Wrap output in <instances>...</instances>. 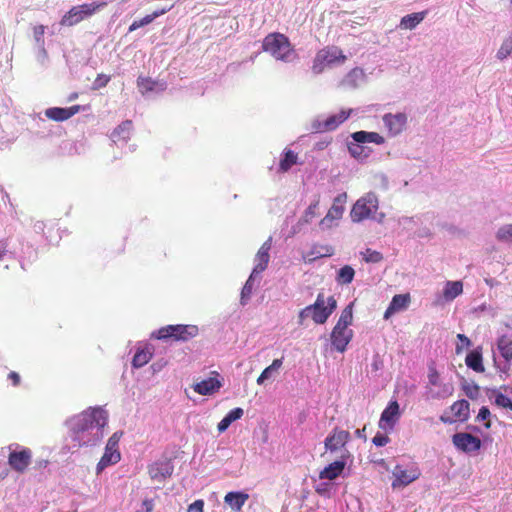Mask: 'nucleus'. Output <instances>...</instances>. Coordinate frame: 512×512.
I'll return each instance as SVG.
<instances>
[{"label":"nucleus","mask_w":512,"mask_h":512,"mask_svg":"<svg viewBox=\"0 0 512 512\" xmlns=\"http://www.w3.org/2000/svg\"><path fill=\"white\" fill-rule=\"evenodd\" d=\"M108 419L107 410L101 406H91L68 417L64 422L68 441L64 449L74 452L98 446L105 436Z\"/></svg>","instance_id":"1"},{"label":"nucleus","mask_w":512,"mask_h":512,"mask_svg":"<svg viewBox=\"0 0 512 512\" xmlns=\"http://www.w3.org/2000/svg\"><path fill=\"white\" fill-rule=\"evenodd\" d=\"M337 301L334 296L324 297V294L319 293L316 301L300 310L298 314V324L304 325L306 319L311 318L315 324H324L335 311Z\"/></svg>","instance_id":"2"},{"label":"nucleus","mask_w":512,"mask_h":512,"mask_svg":"<svg viewBox=\"0 0 512 512\" xmlns=\"http://www.w3.org/2000/svg\"><path fill=\"white\" fill-rule=\"evenodd\" d=\"M262 48L263 51L282 62H292L296 57L288 37L281 33L268 34L263 40Z\"/></svg>","instance_id":"3"},{"label":"nucleus","mask_w":512,"mask_h":512,"mask_svg":"<svg viewBox=\"0 0 512 512\" xmlns=\"http://www.w3.org/2000/svg\"><path fill=\"white\" fill-rule=\"evenodd\" d=\"M353 109H341L338 113L334 114H320L314 117L309 125V130L312 133H325L336 130L342 123H344L353 113Z\"/></svg>","instance_id":"4"},{"label":"nucleus","mask_w":512,"mask_h":512,"mask_svg":"<svg viewBox=\"0 0 512 512\" xmlns=\"http://www.w3.org/2000/svg\"><path fill=\"white\" fill-rule=\"evenodd\" d=\"M379 208V199L374 192H368L360 197L352 206L350 217L352 222L360 223L373 216Z\"/></svg>","instance_id":"5"},{"label":"nucleus","mask_w":512,"mask_h":512,"mask_svg":"<svg viewBox=\"0 0 512 512\" xmlns=\"http://www.w3.org/2000/svg\"><path fill=\"white\" fill-rule=\"evenodd\" d=\"M347 57L338 47L331 46L319 50L313 60L312 72L321 74L325 68L343 64Z\"/></svg>","instance_id":"6"},{"label":"nucleus","mask_w":512,"mask_h":512,"mask_svg":"<svg viewBox=\"0 0 512 512\" xmlns=\"http://www.w3.org/2000/svg\"><path fill=\"white\" fill-rule=\"evenodd\" d=\"M199 329L196 325H167L155 330L151 333V337L155 339H169L187 341L198 335Z\"/></svg>","instance_id":"7"},{"label":"nucleus","mask_w":512,"mask_h":512,"mask_svg":"<svg viewBox=\"0 0 512 512\" xmlns=\"http://www.w3.org/2000/svg\"><path fill=\"white\" fill-rule=\"evenodd\" d=\"M123 433L114 432L107 440L104 453L96 465V474L100 475L107 467L117 464L121 460L119 442Z\"/></svg>","instance_id":"8"},{"label":"nucleus","mask_w":512,"mask_h":512,"mask_svg":"<svg viewBox=\"0 0 512 512\" xmlns=\"http://www.w3.org/2000/svg\"><path fill=\"white\" fill-rule=\"evenodd\" d=\"M453 385L451 383H443L439 374L434 367L429 368L428 383L425 387L426 399H444L453 393Z\"/></svg>","instance_id":"9"},{"label":"nucleus","mask_w":512,"mask_h":512,"mask_svg":"<svg viewBox=\"0 0 512 512\" xmlns=\"http://www.w3.org/2000/svg\"><path fill=\"white\" fill-rule=\"evenodd\" d=\"M420 475V469L415 463L397 464L392 470L393 481L391 486L393 489L406 487L416 481Z\"/></svg>","instance_id":"10"},{"label":"nucleus","mask_w":512,"mask_h":512,"mask_svg":"<svg viewBox=\"0 0 512 512\" xmlns=\"http://www.w3.org/2000/svg\"><path fill=\"white\" fill-rule=\"evenodd\" d=\"M346 200V193H340L334 198L332 206L328 210L325 217L319 222V227L321 230H328L338 226L339 221L343 217L345 211Z\"/></svg>","instance_id":"11"},{"label":"nucleus","mask_w":512,"mask_h":512,"mask_svg":"<svg viewBox=\"0 0 512 512\" xmlns=\"http://www.w3.org/2000/svg\"><path fill=\"white\" fill-rule=\"evenodd\" d=\"M350 438L348 431L335 428L324 441L325 450L330 453L339 452L340 456H344V453H346V459H348L350 453L346 448V444Z\"/></svg>","instance_id":"12"},{"label":"nucleus","mask_w":512,"mask_h":512,"mask_svg":"<svg viewBox=\"0 0 512 512\" xmlns=\"http://www.w3.org/2000/svg\"><path fill=\"white\" fill-rule=\"evenodd\" d=\"M497 349L504 359L503 362H498L496 358H494V364L501 374L508 375L511 371L510 361L512 360V337L503 335L497 340Z\"/></svg>","instance_id":"13"},{"label":"nucleus","mask_w":512,"mask_h":512,"mask_svg":"<svg viewBox=\"0 0 512 512\" xmlns=\"http://www.w3.org/2000/svg\"><path fill=\"white\" fill-rule=\"evenodd\" d=\"M101 5L96 3H86L75 6L62 18L61 24L65 26H73L86 17L94 14Z\"/></svg>","instance_id":"14"},{"label":"nucleus","mask_w":512,"mask_h":512,"mask_svg":"<svg viewBox=\"0 0 512 512\" xmlns=\"http://www.w3.org/2000/svg\"><path fill=\"white\" fill-rule=\"evenodd\" d=\"M436 216L432 212H427L421 215H416L412 217L402 216L398 219V227L401 232L408 234L409 236H414V232L418 226V224L430 223L435 221Z\"/></svg>","instance_id":"15"},{"label":"nucleus","mask_w":512,"mask_h":512,"mask_svg":"<svg viewBox=\"0 0 512 512\" xmlns=\"http://www.w3.org/2000/svg\"><path fill=\"white\" fill-rule=\"evenodd\" d=\"M454 446L465 453H473L481 448V440L470 433L459 432L453 435Z\"/></svg>","instance_id":"16"},{"label":"nucleus","mask_w":512,"mask_h":512,"mask_svg":"<svg viewBox=\"0 0 512 512\" xmlns=\"http://www.w3.org/2000/svg\"><path fill=\"white\" fill-rule=\"evenodd\" d=\"M400 415L399 403L396 400L390 401L381 413L379 427L384 431L393 430L400 418Z\"/></svg>","instance_id":"17"},{"label":"nucleus","mask_w":512,"mask_h":512,"mask_svg":"<svg viewBox=\"0 0 512 512\" xmlns=\"http://www.w3.org/2000/svg\"><path fill=\"white\" fill-rule=\"evenodd\" d=\"M383 124L387 129L390 136L394 137L399 135L407 125V114L398 112L395 114L387 113L382 117Z\"/></svg>","instance_id":"18"},{"label":"nucleus","mask_w":512,"mask_h":512,"mask_svg":"<svg viewBox=\"0 0 512 512\" xmlns=\"http://www.w3.org/2000/svg\"><path fill=\"white\" fill-rule=\"evenodd\" d=\"M353 338V331L350 328L335 325L331 332V343L335 350L343 353Z\"/></svg>","instance_id":"19"},{"label":"nucleus","mask_w":512,"mask_h":512,"mask_svg":"<svg viewBox=\"0 0 512 512\" xmlns=\"http://www.w3.org/2000/svg\"><path fill=\"white\" fill-rule=\"evenodd\" d=\"M32 459L31 450L28 448H21L20 450H13L9 454V465L18 472H23L30 465Z\"/></svg>","instance_id":"20"},{"label":"nucleus","mask_w":512,"mask_h":512,"mask_svg":"<svg viewBox=\"0 0 512 512\" xmlns=\"http://www.w3.org/2000/svg\"><path fill=\"white\" fill-rule=\"evenodd\" d=\"M272 247V237L270 236L259 248L254 257V268L251 273L254 275H261V273L267 268L270 255L269 251Z\"/></svg>","instance_id":"21"},{"label":"nucleus","mask_w":512,"mask_h":512,"mask_svg":"<svg viewBox=\"0 0 512 512\" xmlns=\"http://www.w3.org/2000/svg\"><path fill=\"white\" fill-rule=\"evenodd\" d=\"M174 467L170 460L164 459L155 461L148 467L150 477L156 481H164L173 473Z\"/></svg>","instance_id":"22"},{"label":"nucleus","mask_w":512,"mask_h":512,"mask_svg":"<svg viewBox=\"0 0 512 512\" xmlns=\"http://www.w3.org/2000/svg\"><path fill=\"white\" fill-rule=\"evenodd\" d=\"M85 108L81 105H73L71 107H51L45 110V116L50 120L62 122L68 120L75 114L83 111Z\"/></svg>","instance_id":"23"},{"label":"nucleus","mask_w":512,"mask_h":512,"mask_svg":"<svg viewBox=\"0 0 512 512\" xmlns=\"http://www.w3.org/2000/svg\"><path fill=\"white\" fill-rule=\"evenodd\" d=\"M366 82V74L362 68L355 67L350 70L339 82L338 86L344 89H356Z\"/></svg>","instance_id":"24"},{"label":"nucleus","mask_w":512,"mask_h":512,"mask_svg":"<svg viewBox=\"0 0 512 512\" xmlns=\"http://www.w3.org/2000/svg\"><path fill=\"white\" fill-rule=\"evenodd\" d=\"M347 460L346 453H344V456H339V459L330 463L320 471L319 478L322 480H335L343 473L345 466L347 465Z\"/></svg>","instance_id":"25"},{"label":"nucleus","mask_w":512,"mask_h":512,"mask_svg":"<svg viewBox=\"0 0 512 512\" xmlns=\"http://www.w3.org/2000/svg\"><path fill=\"white\" fill-rule=\"evenodd\" d=\"M132 122L130 120L123 121L111 133V140L116 145H124L130 139L132 132Z\"/></svg>","instance_id":"26"},{"label":"nucleus","mask_w":512,"mask_h":512,"mask_svg":"<svg viewBox=\"0 0 512 512\" xmlns=\"http://www.w3.org/2000/svg\"><path fill=\"white\" fill-rule=\"evenodd\" d=\"M221 382L214 377L207 378L193 385V389L199 395H212L221 388Z\"/></svg>","instance_id":"27"},{"label":"nucleus","mask_w":512,"mask_h":512,"mask_svg":"<svg viewBox=\"0 0 512 512\" xmlns=\"http://www.w3.org/2000/svg\"><path fill=\"white\" fill-rule=\"evenodd\" d=\"M352 140L358 143H374L382 145L385 143V138L377 132L357 131L351 134Z\"/></svg>","instance_id":"28"},{"label":"nucleus","mask_w":512,"mask_h":512,"mask_svg":"<svg viewBox=\"0 0 512 512\" xmlns=\"http://www.w3.org/2000/svg\"><path fill=\"white\" fill-rule=\"evenodd\" d=\"M137 85L139 88V91L146 95L149 92H161L164 91L166 88V84L163 82H157L155 80H152L151 78H145V77H139L137 79Z\"/></svg>","instance_id":"29"},{"label":"nucleus","mask_w":512,"mask_h":512,"mask_svg":"<svg viewBox=\"0 0 512 512\" xmlns=\"http://www.w3.org/2000/svg\"><path fill=\"white\" fill-rule=\"evenodd\" d=\"M465 363L468 368L472 369L477 373L484 372L485 369L483 365L481 348L478 347L470 351L466 356Z\"/></svg>","instance_id":"30"},{"label":"nucleus","mask_w":512,"mask_h":512,"mask_svg":"<svg viewBox=\"0 0 512 512\" xmlns=\"http://www.w3.org/2000/svg\"><path fill=\"white\" fill-rule=\"evenodd\" d=\"M283 365V358L274 359L272 364L266 367L260 376L257 378V384L263 385L266 381L274 379L275 375L278 373L280 368Z\"/></svg>","instance_id":"31"},{"label":"nucleus","mask_w":512,"mask_h":512,"mask_svg":"<svg viewBox=\"0 0 512 512\" xmlns=\"http://www.w3.org/2000/svg\"><path fill=\"white\" fill-rule=\"evenodd\" d=\"M243 415L244 410L240 407L230 410L217 425L219 433L225 432L234 421L241 419Z\"/></svg>","instance_id":"32"},{"label":"nucleus","mask_w":512,"mask_h":512,"mask_svg":"<svg viewBox=\"0 0 512 512\" xmlns=\"http://www.w3.org/2000/svg\"><path fill=\"white\" fill-rule=\"evenodd\" d=\"M426 15L427 11H421L405 15L404 17H402L399 27L401 29L412 30L425 19Z\"/></svg>","instance_id":"33"},{"label":"nucleus","mask_w":512,"mask_h":512,"mask_svg":"<svg viewBox=\"0 0 512 512\" xmlns=\"http://www.w3.org/2000/svg\"><path fill=\"white\" fill-rule=\"evenodd\" d=\"M334 254V249L330 245H314L310 252L304 257L305 260L311 262L322 257H330Z\"/></svg>","instance_id":"34"},{"label":"nucleus","mask_w":512,"mask_h":512,"mask_svg":"<svg viewBox=\"0 0 512 512\" xmlns=\"http://www.w3.org/2000/svg\"><path fill=\"white\" fill-rule=\"evenodd\" d=\"M248 499V495L242 492H228L224 498V501L227 505H229L233 510L239 511L246 500Z\"/></svg>","instance_id":"35"},{"label":"nucleus","mask_w":512,"mask_h":512,"mask_svg":"<svg viewBox=\"0 0 512 512\" xmlns=\"http://www.w3.org/2000/svg\"><path fill=\"white\" fill-rule=\"evenodd\" d=\"M260 278H261V276L254 275V273L250 274V276L248 277V279L245 282V284L242 288V291H241V297H240L241 305L245 306L248 303V301L250 300V297L252 295L255 282L256 281L259 282Z\"/></svg>","instance_id":"36"},{"label":"nucleus","mask_w":512,"mask_h":512,"mask_svg":"<svg viewBox=\"0 0 512 512\" xmlns=\"http://www.w3.org/2000/svg\"><path fill=\"white\" fill-rule=\"evenodd\" d=\"M462 292L463 284L461 281H447L443 289V296L447 301H452Z\"/></svg>","instance_id":"37"},{"label":"nucleus","mask_w":512,"mask_h":512,"mask_svg":"<svg viewBox=\"0 0 512 512\" xmlns=\"http://www.w3.org/2000/svg\"><path fill=\"white\" fill-rule=\"evenodd\" d=\"M297 159L298 156L295 152L290 149H284L279 163V171L287 172L297 163Z\"/></svg>","instance_id":"38"},{"label":"nucleus","mask_w":512,"mask_h":512,"mask_svg":"<svg viewBox=\"0 0 512 512\" xmlns=\"http://www.w3.org/2000/svg\"><path fill=\"white\" fill-rule=\"evenodd\" d=\"M152 357V351L148 347L138 348L133 360L132 365L135 368H141L146 365Z\"/></svg>","instance_id":"39"},{"label":"nucleus","mask_w":512,"mask_h":512,"mask_svg":"<svg viewBox=\"0 0 512 512\" xmlns=\"http://www.w3.org/2000/svg\"><path fill=\"white\" fill-rule=\"evenodd\" d=\"M363 144L364 143L355 142L354 140L348 143V151L352 157L363 160L369 156L370 151L363 146Z\"/></svg>","instance_id":"40"},{"label":"nucleus","mask_w":512,"mask_h":512,"mask_svg":"<svg viewBox=\"0 0 512 512\" xmlns=\"http://www.w3.org/2000/svg\"><path fill=\"white\" fill-rule=\"evenodd\" d=\"M354 276L355 270L351 266L345 265L338 270L336 281L341 285L350 284L353 281Z\"/></svg>","instance_id":"41"},{"label":"nucleus","mask_w":512,"mask_h":512,"mask_svg":"<svg viewBox=\"0 0 512 512\" xmlns=\"http://www.w3.org/2000/svg\"><path fill=\"white\" fill-rule=\"evenodd\" d=\"M451 411L459 420H466L469 416V402L466 400H459L453 403Z\"/></svg>","instance_id":"42"},{"label":"nucleus","mask_w":512,"mask_h":512,"mask_svg":"<svg viewBox=\"0 0 512 512\" xmlns=\"http://www.w3.org/2000/svg\"><path fill=\"white\" fill-rule=\"evenodd\" d=\"M490 399H493L495 405L501 408L509 409L512 411V399L502 394L499 390L493 389L489 396Z\"/></svg>","instance_id":"43"},{"label":"nucleus","mask_w":512,"mask_h":512,"mask_svg":"<svg viewBox=\"0 0 512 512\" xmlns=\"http://www.w3.org/2000/svg\"><path fill=\"white\" fill-rule=\"evenodd\" d=\"M166 9L155 11L152 14L146 15L145 17L135 20L129 27V31H134L140 27L150 24L154 19L166 13Z\"/></svg>","instance_id":"44"},{"label":"nucleus","mask_w":512,"mask_h":512,"mask_svg":"<svg viewBox=\"0 0 512 512\" xmlns=\"http://www.w3.org/2000/svg\"><path fill=\"white\" fill-rule=\"evenodd\" d=\"M499 242L512 244V223L500 226L495 234Z\"/></svg>","instance_id":"45"},{"label":"nucleus","mask_w":512,"mask_h":512,"mask_svg":"<svg viewBox=\"0 0 512 512\" xmlns=\"http://www.w3.org/2000/svg\"><path fill=\"white\" fill-rule=\"evenodd\" d=\"M353 320V303L348 304L341 312L336 325L349 328Z\"/></svg>","instance_id":"46"},{"label":"nucleus","mask_w":512,"mask_h":512,"mask_svg":"<svg viewBox=\"0 0 512 512\" xmlns=\"http://www.w3.org/2000/svg\"><path fill=\"white\" fill-rule=\"evenodd\" d=\"M434 221L418 224L413 237L417 238H431L434 235Z\"/></svg>","instance_id":"47"},{"label":"nucleus","mask_w":512,"mask_h":512,"mask_svg":"<svg viewBox=\"0 0 512 512\" xmlns=\"http://www.w3.org/2000/svg\"><path fill=\"white\" fill-rule=\"evenodd\" d=\"M319 206V200L313 201L305 210L302 217L299 219L298 224H308L310 223L316 216V211Z\"/></svg>","instance_id":"48"},{"label":"nucleus","mask_w":512,"mask_h":512,"mask_svg":"<svg viewBox=\"0 0 512 512\" xmlns=\"http://www.w3.org/2000/svg\"><path fill=\"white\" fill-rule=\"evenodd\" d=\"M408 303H409L408 295H403V294L395 295L389 304L390 310H394L396 312L401 311L407 307Z\"/></svg>","instance_id":"49"},{"label":"nucleus","mask_w":512,"mask_h":512,"mask_svg":"<svg viewBox=\"0 0 512 512\" xmlns=\"http://www.w3.org/2000/svg\"><path fill=\"white\" fill-rule=\"evenodd\" d=\"M360 254L366 263H379L383 260V255L381 252L369 248H367L365 251H362Z\"/></svg>","instance_id":"50"},{"label":"nucleus","mask_w":512,"mask_h":512,"mask_svg":"<svg viewBox=\"0 0 512 512\" xmlns=\"http://www.w3.org/2000/svg\"><path fill=\"white\" fill-rule=\"evenodd\" d=\"M512 52V37H508L506 38L499 50L497 51V58L500 59V60H504L506 59Z\"/></svg>","instance_id":"51"},{"label":"nucleus","mask_w":512,"mask_h":512,"mask_svg":"<svg viewBox=\"0 0 512 512\" xmlns=\"http://www.w3.org/2000/svg\"><path fill=\"white\" fill-rule=\"evenodd\" d=\"M44 34H45V26L37 25L33 28V37H34V41H35V46L45 45Z\"/></svg>","instance_id":"52"},{"label":"nucleus","mask_w":512,"mask_h":512,"mask_svg":"<svg viewBox=\"0 0 512 512\" xmlns=\"http://www.w3.org/2000/svg\"><path fill=\"white\" fill-rule=\"evenodd\" d=\"M36 47V59L42 65H46L48 61V54L45 49V45L35 46Z\"/></svg>","instance_id":"53"},{"label":"nucleus","mask_w":512,"mask_h":512,"mask_svg":"<svg viewBox=\"0 0 512 512\" xmlns=\"http://www.w3.org/2000/svg\"><path fill=\"white\" fill-rule=\"evenodd\" d=\"M389 441L390 439L387 435L379 432L372 439L373 444L377 447H383L388 444Z\"/></svg>","instance_id":"54"},{"label":"nucleus","mask_w":512,"mask_h":512,"mask_svg":"<svg viewBox=\"0 0 512 512\" xmlns=\"http://www.w3.org/2000/svg\"><path fill=\"white\" fill-rule=\"evenodd\" d=\"M187 512H204V501L202 499L195 500L188 506Z\"/></svg>","instance_id":"55"},{"label":"nucleus","mask_w":512,"mask_h":512,"mask_svg":"<svg viewBox=\"0 0 512 512\" xmlns=\"http://www.w3.org/2000/svg\"><path fill=\"white\" fill-rule=\"evenodd\" d=\"M109 81H110V77L109 76L104 75V74H100L95 79V81L93 83V86L96 89L102 88V87L106 86Z\"/></svg>","instance_id":"56"},{"label":"nucleus","mask_w":512,"mask_h":512,"mask_svg":"<svg viewBox=\"0 0 512 512\" xmlns=\"http://www.w3.org/2000/svg\"><path fill=\"white\" fill-rule=\"evenodd\" d=\"M490 415V410L486 406H483L480 408L476 419L478 421H486L489 419Z\"/></svg>","instance_id":"57"},{"label":"nucleus","mask_w":512,"mask_h":512,"mask_svg":"<svg viewBox=\"0 0 512 512\" xmlns=\"http://www.w3.org/2000/svg\"><path fill=\"white\" fill-rule=\"evenodd\" d=\"M8 252V241L3 239L0 240V261L5 257Z\"/></svg>","instance_id":"58"},{"label":"nucleus","mask_w":512,"mask_h":512,"mask_svg":"<svg viewBox=\"0 0 512 512\" xmlns=\"http://www.w3.org/2000/svg\"><path fill=\"white\" fill-rule=\"evenodd\" d=\"M8 379L12 382L13 386H17L20 383V375L17 372L11 371L8 374Z\"/></svg>","instance_id":"59"},{"label":"nucleus","mask_w":512,"mask_h":512,"mask_svg":"<svg viewBox=\"0 0 512 512\" xmlns=\"http://www.w3.org/2000/svg\"><path fill=\"white\" fill-rule=\"evenodd\" d=\"M142 507L144 508L145 512H153L154 509V502L152 499H145L142 502Z\"/></svg>","instance_id":"60"},{"label":"nucleus","mask_w":512,"mask_h":512,"mask_svg":"<svg viewBox=\"0 0 512 512\" xmlns=\"http://www.w3.org/2000/svg\"><path fill=\"white\" fill-rule=\"evenodd\" d=\"M378 223H382L385 219V214L383 212H378V210L373 213V216L370 218Z\"/></svg>","instance_id":"61"},{"label":"nucleus","mask_w":512,"mask_h":512,"mask_svg":"<svg viewBox=\"0 0 512 512\" xmlns=\"http://www.w3.org/2000/svg\"><path fill=\"white\" fill-rule=\"evenodd\" d=\"M457 337L464 346H466V347L470 346L471 342H470L469 338L466 337L464 334H458Z\"/></svg>","instance_id":"62"},{"label":"nucleus","mask_w":512,"mask_h":512,"mask_svg":"<svg viewBox=\"0 0 512 512\" xmlns=\"http://www.w3.org/2000/svg\"><path fill=\"white\" fill-rule=\"evenodd\" d=\"M466 394H467V396H468V397H470V398H475V397L477 396V394H478V387H477V386H474V387H472L471 389H468V390L466 391Z\"/></svg>","instance_id":"63"},{"label":"nucleus","mask_w":512,"mask_h":512,"mask_svg":"<svg viewBox=\"0 0 512 512\" xmlns=\"http://www.w3.org/2000/svg\"><path fill=\"white\" fill-rule=\"evenodd\" d=\"M330 142H331L330 140H325V141L318 142V143H316L315 148L317 150H323L324 148H326L330 144Z\"/></svg>","instance_id":"64"}]
</instances>
